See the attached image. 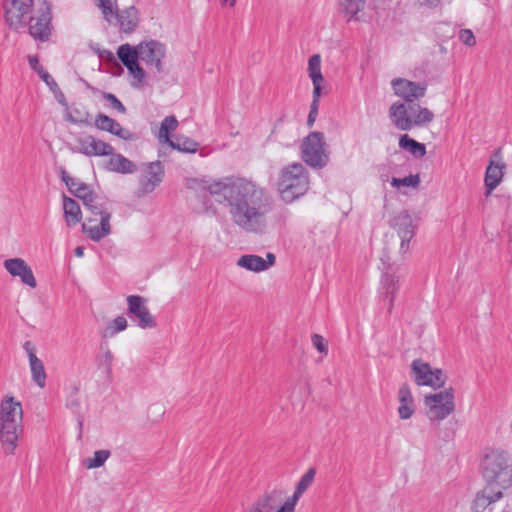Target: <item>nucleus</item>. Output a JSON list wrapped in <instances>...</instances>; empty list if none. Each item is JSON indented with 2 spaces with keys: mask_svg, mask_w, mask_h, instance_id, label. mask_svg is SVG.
<instances>
[{
  "mask_svg": "<svg viewBox=\"0 0 512 512\" xmlns=\"http://www.w3.org/2000/svg\"><path fill=\"white\" fill-rule=\"evenodd\" d=\"M217 204L227 209L232 222L248 233L264 234L273 201L268 191L245 178L226 177L204 188Z\"/></svg>",
  "mask_w": 512,
  "mask_h": 512,
  "instance_id": "f257e3e1",
  "label": "nucleus"
},
{
  "mask_svg": "<svg viewBox=\"0 0 512 512\" xmlns=\"http://www.w3.org/2000/svg\"><path fill=\"white\" fill-rule=\"evenodd\" d=\"M62 174V180L67 185L69 191L82 200L85 208L93 216H100V225L88 226L86 223L82 224L83 233L87 234L91 240L99 242L111 233V213L98 201V196L86 183L70 177L65 171Z\"/></svg>",
  "mask_w": 512,
  "mask_h": 512,
  "instance_id": "f03ea898",
  "label": "nucleus"
},
{
  "mask_svg": "<svg viewBox=\"0 0 512 512\" xmlns=\"http://www.w3.org/2000/svg\"><path fill=\"white\" fill-rule=\"evenodd\" d=\"M23 430L21 403L13 396H5L0 402V444L4 454H15Z\"/></svg>",
  "mask_w": 512,
  "mask_h": 512,
  "instance_id": "7ed1b4c3",
  "label": "nucleus"
},
{
  "mask_svg": "<svg viewBox=\"0 0 512 512\" xmlns=\"http://www.w3.org/2000/svg\"><path fill=\"white\" fill-rule=\"evenodd\" d=\"M481 467L487 484L502 491L512 486V458L509 453L493 450L485 455Z\"/></svg>",
  "mask_w": 512,
  "mask_h": 512,
  "instance_id": "20e7f679",
  "label": "nucleus"
},
{
  "mask_svg": "<svg viewBox=\"0 0 512 512\" xmlns=\"http://www.w3.org/2000/svg\"><path fill=\"white\" fill-rule=\"evenodd\" d=\"M309 190V175L301 163H292L282 168L277 182V191L283 202L291 204Z\"/></svg>",
  "mask_w": 512,
  "mask_h": 512,
  "instance_id": "39448f33",
  "label": "nucleus"
},
{
  "mask_svg": "<svg viewBox=\"0 0 512 512\" xmlns=\"http://www.w3.org/2000/svg\"><path fill=\"white\" fill-rule=\"evenodd\" d=\"M303 161L313 168L321 169L328 162V155L325 152V140L322 132L314 131L309 133L301 145Z\"/></svg>",
  "mask_w": 512,
  "mask_h": 512,
  "instance_id": "423d86ee",
  "label": "nucleus"
},
{
  "mask_svg": "<svg viewBox=\"0 0 512 512\" xmlns=\"http://www.w3.org/2000/svg\"><path fill=\"white\" fill-rule=\"evenodd\" d=\"M424 405L427 409L426 415L430 420H444L455 409L454 390L449 388L438 393L426 395Z\"/></svg>",
  "mask_w": 512,
  "mask_h": 512,
  "instance_id": "0eeeda50",
  "label": "nucleus"
},
{
  "mask_svg": "<svg viewBox=\"0 0 512 512\" xmlns=\"http://www.w3.org/2000/svg\"><path fill=\"white\" fill-rule=\"evenodd\" d=\"M51 7L46 0L38 1L34 15L29 20L30 35L40 41H46L51 34Z\"/></svg>",
  "mask_w": 512,
  "mask_h": 512,
  "instance_id": "6e6552de",
  "label": "nucleus"
},
{
  "mask_svg": "<svg viewBox=\"0 0 512 512\" xmlns=\"http://www.w3.org/2000/svg\"><path fill=\"white\" fill-rule=\"evenodd\" d=\"M411 375L418 386L441 388L446 382V376L441 369H433L430 364L421 359L413 360Z\"/></svg>",
  "mask_w": 512,
  "mask_h": 512,
  "instance_id": "1a4fd4ad",
  "label": "nucleus"
},
{
  "mask_svg": "<svg viewBox=\"0 0 512 512\" xmlns=\"http://www.w3.org/2000/svg\"><path fill=\"white\" fill-rule=\"evenodd\" d=\"M34 0H4L5 20L14 29L22 27L25 17L32 11Z\"/></svg>",
  "mask_w": 512,
  "mask_h": 512,
  "instance_id": "9d476101",
  "label": "nucleus"
},
{
  "mask_svg": "<svg viewBox=\"0 0 512 512\" xmlns=\"http://www.w3.org/2000/svg\"><path fill=\"white\" fill-rule=\"evenodd\" d=\"M391 86L394 94L409 104H414L415 100L424 97L427 89L424 83L413 82L405 78H394L391 81Z\"/></svg>",
  "mask_w": 512,
  "mask_h": 512,
  "instance_id": "9b49d317",
  "label": "nucleus"
},
{
  "mask_svg": "<svg viewBox=\"0 0 512 512\" xmlns=\"http://www.w3.org/2000/svg\"><path fill=\"white\" fill-rule=\"evenodd\" d=\"M128 312L142 329L154 328L156 322L142 296L130 295L127 297Z\"/></svg>",
  "mask_w": 512,
  "mask_h": 512,
  "instance_id": "f8f14e48",
  "label": "nucleus"
},
{
  "mask_svg": "<svg viewBox=\"0 0 512 512\" xmlns=\"http://www.w3.org/2000/svg\"><path fill=\"white\" fill-rule=\"evenodd\" d=\"M165 46L155 40L139 44L140 60L147 66L155 68L157 73L163 72L162 59L165 57Z\"/></svg>",
  "mask_w": 512,
  "mask_h": 512,
  "instance_id": "ddd939ff",
  "label": "nucleus"
},
{
  "mask_svg": "<svg viewBox=\"0 0 512 512\" xmlns=\"http://www.w3.org/2000/svg\"><path fill=\"white\" fill-rule=\"evenodd\" d=\"M77 148L75 151L91 157V156H108L112 155L114 148L107 142L99 140L92 135H84L76 140Z\"/></svg>",
  "mask_w": 512,
  "mask_h": 512,
  "instance_id": "4468645a",
  "label": "nucleus"
},
{
  "mask_svg": "<svg viewBox=\"0 0 512 512\" xmlns=\"http://www.w3.org/2000/svg\"><path fill=\"white\" fill-rule=\"evenodd\" d=\"M394 228L401 239L400 252L407 253L410 248V241L415 235L416 226L411 215L403 211L394 218Z\"/></svg>",
  "mask_w": 512,
  "mask_h": 512,
  "instance_id": "2eb2a0df",
  "label": "nucleus"
},
{
  "mask_svg": "<svg viewBox=\"0 0 512 512\" xmlns=\"http://www.w3.org/2000/svg\"><path fill=\"white\" fill-rule=\"evenodd\" d=\"M503 492L500 489L491 486V484H487L478 491L471 503V511L472 512H485L489 510L490 512L493 510L492 505L503 498Z\"/></svg>",
  "mask_w": 512,
  "mask_h": 512,
  "instance_id": "dca6fc26",
  "label": "nucleus"
},
{
  "mask_svg": "<svg viewBox=\"0 0 512 512\" xmlns=\"http://www.w3.org/2000/svg\"><path fill=\"white\" fill-rule=\"evenodd\" d=\"M23 349L27 354L32 381L39 387L46 386L47 374L43 361L36 355V347L31 341H25Z\"/></svg>",
  "mask_w": 512,
  "mask_h": 512,
  "instance_id": "f3484780",
  "label": "nucleus"
},
{
  "mask_svg": "<svg viewBox=\"0 0 512 512\" xmlns=\"http://www.w3.org/2000/svg\"><path fill=\"white\" fill-rule=\"evenodd\" d=\"M399 288V277L388 270L385 271L380 280L379 297L383 302H387L388 313H391L394 308L395 297Z\"/></svg>",
  "mask_w": 512,
  "mask_h": 512,
  "instance_id": "a211bd4d",
  "label": "nucleus"
},
{
  "mask_svg": "<svg viewBox=\"0 0 512 512\" xmlns=\"http://www.w3.org/2000/svg\"><path fill=\"white\" fill-rule=\"evenodd\" d=\"M164 168L160 161L150 162L146 165L140 179V190L143 194H149L162 182Z\"/></svg>",
  "mask_w": 512,
  "mask_h": 512,
  "instance_id": "6ab92c4d",
  "label": "nucleus"
},
{
  "mask_svg": "<svg viewBox=\"0 0 512 512\" xmlns=\"http://www.w3.org/2000/svg\"><path fill=\"white\" fill-rule=\"evenodd\" d=\"M4 267L14 277H19L21 281L35 288L37 286L31 267L22 258H10L4 261Z\"/></svg>",
  "mask_w": 512,
  "mask_h": 512,
  "instance_id": "aec40b11",
  "label": "nucleus"
},
{
  "mask_svg": "<svg viewBox=\"0 0 512 512\" xmlns=\"http://www.w3.org/2000/svg\"><path fill=\"white\" fill-rule=\"evenodd\" d=\"M276 257L273 253H267L266 259L255 254L242 255L237 260V266L255 273L268 270L275 264Z\"/></svg>",
  "mask_w": 512,
  "mask_h": 512,
  "instance_id": "412c9836",
  "label": "nucleus"
},
{
  "mask_svg": "<svg viewBox=\"0 0 512 512\" xmlns=\"http://www.w3.org/2000/svg\"><path fill=\"white\" fill-rule=\"evenodd\" d=\"M389 117L394 126L402 131L412 129V115L409 110V103L394 102L389 108Z\"/></svg>",
  "mask_w": 512,
  "mask_h": 512,
  "instance_id": "4be33fe9",
  "label": "nucleus"
},
{
  "mask_svg": "<svg viewBox=\"0 0 512 512\" xmlns=\"http://www.w3.org/2000/svg\"><path fill=\"white\" fill-rule=\"evenodd\" d=\"M315 468H309L300 478L296 485V489L292 495V498L286 501L277 512H293L295 503L301 497V495L310 487L315 478Z\"/></svg>",
  "mask_w": 512,
  "mask_h": 512,
  "instance_id": "5701e85b",
  "label": "nucleus"
},
{
  "mask_svg": "<svg viewBox=\"0 0 512 512\" xmlns=\"http://www.w3.org/2000/svg\"><path fill=\"white\" fill-rule=\"evenodd\" d=\"M399 406L397 409L399 418L402 420L410 419L415 413L414 397L407 384L400 386L398 390Z\"/></svg>",
  "mask_w": 512,
  "mask_h": 512,
  "instance_id": "b1692460",
  "label": "nucleus"
},
{
  "mask_svg": "<svg viewBox=\"0 0 512 512\" xmlns=\"http://www.w3.org/2000/svg\"><path fill=\"white\" fill-rule=\"evenodd\" d=\"M505 164L502 161L490 160L485 172V187L490 194L502 181Z\"/></svg>",
  "mask_w": 512,
  "mask_h": 512,
  "instance_id": "393cba45",
  "label": "nucleus"
},
{
  "mask_svg": "<svg viewBox=\"0 0 512 512\" xmlns=\"http://www.w3.org/2000/svg\"><path fill=\"white\" fill-rule=\"evenodd\" d=\"M110 156L111 157L106 164V169L108 171L121 174H131L136 171V165L122 154H115L113 152V154Z\"/></svg>",
  "mask_w": 512,
  "mask_h": 512,
  "instance_id": "a878e982",
  "label": "nucleus"
},
{
  "mask_svg": "<svg viewBox=\"0 0 512 512\" xmlns=\"http://www.w3.org/2000/svg\"><path fill=\"white\" fill-rule=\"evenodd\" d=\"M117 18L120 28L125 33L133 32L138 25V11L134 6H130L120 12L114 17Z\"/></svg>",
  "mask_w": 512,
  "mask_h": 512,
  "instance_id": "bb28decb",
  "label": "nucleus"
},
{
  "mask_svg": "<svg viewBox=\"0 0 512 512\" xmlns=\"http://www.w3.org/2000/svg\"><path fill=\"white\" fill-rule=\"evenodd\" d=\"M63 209L64 217L69 227L75 226L82 220V212L80 206L74 199L64 196Z\"/></svg>",
  "mask_w": 512,
  "mask_h": 512,
  "instance_id": "cd10ccee",
  "label": "nucleus"
},
{
  "mask_svg": "<svg viewBox=\"0 0 512 512\" xmlns=\"http://www.w3.org/2000/svg\"><path fill=\"white\" fill-rule=\"evenodd\" d=\"M409 110L412 115V128L430 123L434 118V114L428 108L421 107L415 103L409 104Z\"/></svg>",
  "mask_w": 512,
  "mask_h": 512,
  "instance_id": "c85d7f7f",
  "label": "nucleus"
},
{
  "mask_svg": "<svg viewBox=\"0 0 512 512\" xmlns=\"http://www.w3.org/2000/svg\"><path fill=\"white\" fill-rule=\"evenodd\" d=\"M399 147L409 151L415 157H423L426 154L425 145L410 138L407 134L400 136Z\"/></svg>",
  "mask_w": 512,
  "mask_h": 512,
  "instance_id": "c756f323",
  "label": "nucleus"
},
{
  "mask_svg": "<svg viewBox=\"0 0 512 512\" xmlns=\"http://www.w3.org/2000/svg\"><path fill=\"white\" fill-rule=\"evenodd\" d=\"M117 56L122 62V64L127 67V65H131L137 60H140L139 56V45L137 47H132L129 44H123L119 46L117 50Z\"/></svg>",
  "mask_w": 512,
  "mask_h": 512,
  "instance_id": "7c9ffc66",
  "label": "nucleus"
},
{
  "mask_svg": "<svg viewBox=\"0 0 512 512\" xmlns=\"http://www.w3.org/2000/svg\"><path fill=\"white\" fill-rule=\"evenodd\" d=\"M366 0H339V5L348 16V20H358V13L365 7Z\"/></svg>",
  "mask_w": 512,
  "mask_h": 512,
  "instance_id": "2f4dec72",
  "label": "nucleus"
},
{
  "mask_svg": "<svg viewBox=\"0 0 512 512\" xmlns=\"http://www.w3.org/2000/svg\"><path fill=\"white\" fill-rule=\"evenodd\" d=\"M65 119L68 122L78 125H89L90 114L85 109L79 107H68L65 110Z\"/></svg>",
  "mask_w": 512,
  "mask_h": 512,
  "instance_id": "473e14b6",
  "label": "nucleus"
},
{
  "mask_svg": "<svg viewBox=\"0 0 512 512\" xmlns=\"http://www.w3.org/2000/svg\"><path fill=\"white\" fill-rule=\"evenodd\" d=\"M277 506V501L272 495H263L260 497L248 512H273Z\"/></svg>",
  "mask_w": 512,
  "mask_h": 512,
  "instance_id": "72a5a7b5",
  "label": "nucleus"
},
{
  "mask_svg": "<svg viewBox=\"0 0 512 512\" xmlns=\"http://www.w3.org/2000/svg\"><path fill=\"white\" fill-rule=\"evenodd\" d=\"M308 74L313 84H316V81L324 80L321 72V57L319 54H314L309 58Z\"/></svg>",
  "mask_w": 512,
  "mask_h": 512,
  "instance_id": "f704fd0d",
  "label": "nucleus"
},
{
  "mask_svg": "<svg viewBox=\"0 0 512 512\" xmlns=\"http://www.w3.org/2000/svg\"><path fill=\"white\" fill-rule=\"evenodd\" d=\"M168 145L173 149L185 153H195L199 146L197 142L187 137L178 138L176 142L169 141Z\"/></svg>",
  "mask_w": 512,
  "mask_h": 512,
  "instance_id": "c9c22d12",
  "label": "nucleus"
},
{
  "mask_svg": "<svg viewBox=\"0 0 512 512\" xmlns=\"http://www.w3.org/2000/svg\"><path fill=\"white\" fill-rule=\"evenodd\" d=\"M178 126V120L175 116H167L161 122V127L159 130V138L164 139V141L169 144L170 139L169 133L174 131Z\"/></svg>",
  "mask_w": 512,
  "mask_h": 512,
  "instance_id": "e433bc0d",
  "label": "nucleus"
},
{
  "mask_svg": "<svg viewBox=\"0 0 512 512\" xmlns=\"http://www.w3.org/2000/svg\"><path fill=\"white\" fill-rule=\"evenodd\" d=\"M97 6L101 9L107 21H110L118 14L117 0H97Z\"/></svg>",
  "mask_w": 512,
  "mask_h": 512,
  "instance_id": "4c0bfd02",
  "label": "nucleus"
},
{
  "mask_svg": "<svg viewBox=\"0 0 512 512\" xmlns=\"http://www.w3.org/2000/svg\"><path fill=\"white\" fill-rule=\"evenodd\" d=\"M109 457V450H97L94 452L93 457L87 460L86 467L88 469L99 468L105 464Z\"/></svg>",
  "mask_w": 512,
  "mask_h": 512,
  "instance_id": "58836bf2",
  "label": "nucleus"
},
{
  "mask_svg": "<svg viewBox=\"0 0 512 512\" xmlns=\"http://www.w3.org/2000/svg\"><path fill=\"white\" fill-rule=\"evenodd\" d=\"M420 183V177L418 174L413 175L410 174L404 178H396L393 177L391 180V185L395 188H399L401 186L405 187H417Z\"/></svg>",
  "mask_w": 512,
  "mask_h": 512,
  "instance_id": "ea45409f",
  "label": "nucleus"
},
{
  "mask_svg": "<svg viewBox=\"0 0 512 512\" xmlns=\"http://www.w3.org/2000/svg\"><path fill=\"white\" fill-rule=\"evenodd\" d=\"M112 128L110 129L109 133L123 139V140H134L135 134L131 132L130 130L123 128L120 123H118L116 120L113 121V124L111 125Z\"/></svg>",
  "mask_w": 512,
  "mask_h": 512,
  "instance_id": "a19ab883",
  "label": "nucleus"
},
{
  "mask_svg": "<svg viewBox=\"0 0 512 512\" xmlns=\"http://www.w3.org/2000/svg\"><path fill=\"white\" fill-rule=\"evenodd\" d=\"M113 360H114V356H113L112 352L107 348L103 352V354L100 358L99 367L104 369L105 374L108 377H110L112 374Z\"/></svg>",
  "mask_w": 512,
  "mask_h": 512,
  "instance_id": "79ce46f5",
  "label": "nucleus"
},
{
  "mask_svg": "<svg viewBox=\"0 0 512 512\" xmlns=\"http://www.w3.org/2000/svg\"><path fill=\"white\" fill-rule=\"evenodd\" d=\"M113 121L114 119H112L111 117L103 113H99L95 118L94 124L97 129L109 132L112 128L111 125L113 124Z\"/></svg>",
  "mask_w": 512,
  "mask_h": 512,
  "instance_id": "37998d69",
  "label": "nucleus"
},
{
  "mask_svg": "<svg viewBox=\"0 0 512 512\" xmlns=\"http://www.w3.org/2000/svg\"><path fill=\"white\" fill-rule=\"evenodd\" d=\"M127 328V320L123 316L116 317L108 327L110 335L113 336Z\"/></svg>",
  "mask_w": 512,
  "mask_h": 512,
  "instance_id": "c03bdc74",
  "label": "nucleus"
},
{
  "mask_svg": "<svg viewBox=\"0 0 512 512\" xmlns=\"http://www.w3.org/2000/svg\"><path fill=\"white\" fill-rule=\"evenodd\" d=\"M103 98L118 112L125 113L126 108L122 102L112 93L104 92Z\"/></svg>",
  "mask_w": 512,
  "mask_h": 512,
  "instance_id": "a18cd8bd",
  "label": "nucleus"
},
{
  "mask_svg": "<svg viewBox=\"0 0 512 512\" xmlns=\"http://www.w3.org/2000/svg\"><path fill=\"white\" fill-rule=\"evenodd\" d=\"M139 60H137L136 62H134L133 64L131 65H127V70L128 72L138 81V82H143L144 78H145V71L143 70V68L139 65Z\"/></svg>",
  "mask_w": 512,
  "mask_h": 512,
  "instance_id": "49530a36",
  "label": "nucleus"
},
{
  "mask_svg": "<svg viewBox=\"0 0 512 512\" xmlns=\"http://www.w3.org/2000/svg\"><path fill=\"white\" fill-rule=\"evenodd\" d=\"M312 344L317 349L318 352L327 355L328 346L325 343L324 338L319 334L312 335Z\"/></svg>",
  "mask_w": 512,
  "mask_h": 512,
  "instance_id": "de8ad7c7",
  "label": "nucleus"
},
{
  "mask_svg": "<svg viewBox=\"0 0 512 512\" xmlns=\"http://www.w3.org/2000/svg\"><path fill=\"white\" fill-rule=\"evenodd\" d=\"M39 77L50 88L52 93H56V91H58L59 86H58L57 82L53 79V77L46 70H41Z\"/></svg>",
  "mask_w": 512,
  "mask_h": 512,
  "instance_id": "09e8293b",
  "label": "nucleus"
},
{
  "mask_svg": "<svg viewBox=\"0 0 512 512\" xmlns=\"http://www.w3.org/2000/svg\"><path fill=\"white\" fill-rule=\"evenodd\" d=\"M459 39L467 46H474L476 43L475 36L470 29H461Z\"/></svg>",
  "mask_w": 512,
  "mask_h": 512,
  "instance_id": "8fccbe9b",
  "label": "nucleus"
},
{
  "mask_svg": "<svg viewBox=\"0 0 512 512\" xmlns=\"http://www.w3.org/2000/svg\"><path fill=\"white\" fill-rule=\"evenodd\" d=\"M318 109H319V104L311 103L310 111H309V114L307 117V125L309 127H312L313 124L315 123L317 115H318Z\"/></svg>",
  "mask_w": 512,
  "mask_h": 512,
  "instance_id": "3c124183",
  "label": "nucleus"
},
{
  "mask_svg": "<svg viewBox=\"0 0 512 512\" xmlns=\"http://www.w3.org/2000/svg\"><path fill=\"white\" fill-rule=\"evenodd\" d=\"M322 82L323 81H316V84H313V99L311 103L319 104V99L322 92Z\"/></svg>",
  "mask_w": 512,
  "mask_h": 512,
  "instance_id": "603ef678",
  "label": "nucleus"
},
{
  "mask_svg": "<svg viewBox=\"0 0 512 512\" xmlns=\"http://www.w3.org/2000/svg\"><path fill=\"white\" fill-rule=\"evenodd\" d=\"M29 65L31 69H33L35 72H37L38 75H40L41 70H45L39 63V59L37 56H29L28 58Z\"/></svg>",
  "mask_w": 512,
  "mask_h": 512,
  "instance_id": "864d4df0",
  "label": "nucleus"
},
{
  "mask_svg": "<svg viewBox=\"0 0 512 512\" xmlns=\"http://www.w3.org/2000/svg\"><path fill=\"white\" fill-rule=\"evenodd\" d=\"M56 100L59 102V104H61L65 110L68 108V103L66 101V98L63 94V92L60 90V88L58 87V91H56V93H53Z\"/></svg>",
  "mask_w": 512,
  "mask_h": 512,
  "instance_id": "5fc2aeb1",
  "label": "nucleus"
},
{
  "mask_svg": "<svg viewBox=\"0 0 512 512\" xmlns=\"http://www.w3.org/2000/svg\"><path fill=\"white\" fill-rule=\"evenodd\" d=\"M417 2L422 7L434 8L438 6L440 0H417Z\"/></svg>",
  "mask_w": 512,
  "mask_h": 512,
  "instance_id": "6e6d98bb",
  "label": "nucleus"
},
{
  "mask_svg": "<svg viewBox=\"0 0 512 512\" xmlns=\"http://www.w3.org/2000/svg\"><path fill=\"white\" fill-rule=\"evenodd\" d=\"M74 254L76 257H82L84 255V247L78 246L74 250Z\"/></svg>",
  "mask_w": 512,
  "mask_h": 512,
  "instance_id": "4d7b16f0",
  "label": "nucleus"
},
{
  "mask_svg": "<svg viewBox=\"0 0 512 512\" xmlns=\"http://www.w3.org/2000/svg\"><path fill=\"white\" fill-rule=\"evenodd\" d=\"M502 512H512V511H510V509H509V508H508V506H507L506 508H504V509H503V511H502Z\"/></svg>",
  "mask_w": 512,
  "mask_h": 512,
  "instance_id": "13d9d810",
  "label": "nucleus"
},
{
  "mask_svg": "<svg viewBox=\"0 0 512 512\" xmlns=\"http://www.w3.org/2000/svg\"><path fill=\"white\" fill-rule=\"evenodd\" d=\"M94 220H95V219H93V218H88V219H87V221H88V222H92V221H94Z\"/></svg>",
  "mask_w": 512,
  "mask_h": 512,
  "instance_id": "bf43d9fd",
  "label": "nucleus"
}]
</instances>
